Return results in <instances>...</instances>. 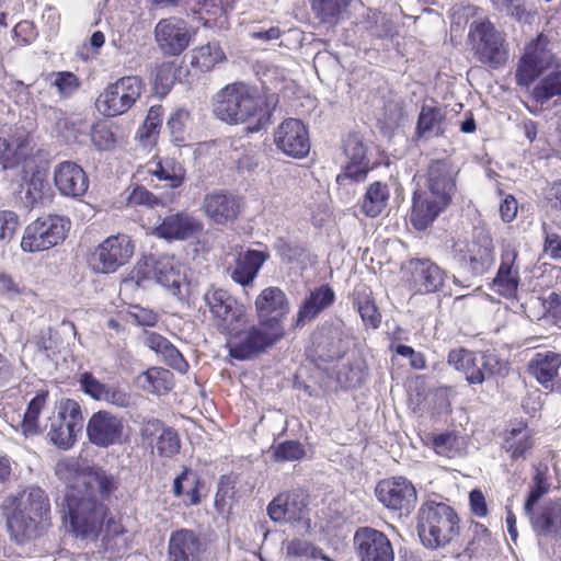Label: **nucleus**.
<instances>
[{"mask_svg":"<svg viewBox=\"0 0 561 561\" xmlns=\"http://www.w3.org/2000/svg\"><path fill=\"white\" fill-rule=\"evenodd\" d=\"M56 474L68 485L66 519L77 538L95 541L101 534L100 548L110 558L127 548L121 522L111 515L103 503L117 488V479L100 468L78 470L73 459H62L56 465Z\"/></svg>","mask_w":561,"mask_h":561,"instance_id":"1","label":"nucleus"},{"mask_svg":"<svg viewBox=\"0 0 561 561\" xmlns=\"http://www.w3.org/2000/svg\"><path fill=\"white\" fill-rule=\"evenodd\" d=\"M214 113L229 124L248 123L250 131H259L271 118L268 99L241 82L228 84L216 94Z\"/></svg>","mask_w":561,"mask_h":561,"instance_id":"2","label":"nucleus"},{"mask_svg":"<svg viewBox=\"0 0 561 561\" xmlns=\"http://www.w3.org/2000/svg\"><path fill=\"white\" fill-rule=\"evenodd\" d=\"M2 508L11 537L23 542L35 537L38 525L47 519L49 502L41 488L31 486L18 496L8 497Z\"/></svg>","mask_w":561,"mask_h":561,"instance_id":"3","label":"nucleus"},{"mask_svg":"<svg viewBox=\"0 0 561 561\" xmlns=\"http://www.w3.org/2000/svg\"><path fill=\"white\" fill-rule=\"evenodd\" d=\"M416 529L426 549H443L459 535V518L449 505L426 502L417 512Z\"/></svg>","mask_w":561,"mask_h":561,"instance_id":"4","label":"nucleus"},{"mask_svg":"<svg viewBox=\"0 0 561 561\" xmlns=\"http://www.w3.org/2000/svg\"><path fill=\"white\" fill-rule=\"evenodd\" d=\"M230 339L228 341L229 354L231 357L245 360L263 353L283 337V329L277 321H260L256 325H238L236 330L226 331Z\"/></svg>","mask_w":561,"mask_h":561,"instance_id":"5","label":"nucleus"},{"mask_svg":"<svg viewBox=\"0 0 561 561\" xmlns=\"http://www.w3.org/2000/svg\"><path fill=\"white\" fill-rule=\"evenodd\" d=\"M448 364L463 373L470 385H480L490 377L505 376L508 373V363L492 352L473 353L465 348L451 350L448 354Z\"/></svg>","mask_w":561,"mask_h":561,"instance_id":"6","label":"nucleus"},{"mask_svg":"<svg viewBox=\"0 0 561 561\" xmlns=\"http://www.w3.org/2000/svg\"><path fill=\"white\" fill-rule=\"evenodd\" d=\"M454 259L472 275L484 274L494 262V243L489 231L474 229L471 238L453 247Z\"/></svg>","mask_w":561,"mask_h":561,"instance_id":"7","label":"nucleus"},{"mask_svg":"<svg viewBox=\"0 0 561 561\" xmlns=\"http://www.w3.org/2000/svg\"><path fill=\"white\" fill-rule=\"evenodd\" d=\"M70 229V221L59 215H46L32 221L24 231L21 248L25 252H38L61 243Z\"/></svg>","mask_w":561,"mask_h":561,"instance_id":"8","label":"nucleus"},{"mask_svg":"<svg viewBox=\"0 0 561 561\" xmlns=\"http://www.w3.org/2000/svg\"><path fill=\"white\" fill-rule=\"evenodd\" d=\"M134 274L138 284L142 280L154 279L173 296L181 295V287L186 279L182 265L169 255L142 259L137 263Z\"/></svg>","mask_w":561,"mask_h":561,"instance_id":"9","label":"nucleus"},{"mask_svg":"<svg viewBox=\"0 0 561 561\" xmlns=\"http://www.w3.org/2000/svg\"><path fill=\"white\" fill-rule=\"evenodd\" d=\"M144 83L137 76H127L110 83L96 99V107L107 117L126 113L139 100Z\"/></svg>","mask_w":561,"mask_h":561,"instance_id":"10","label":"nucleus"},{"mask_svg":"<svg viewBox=\"0 0 561 561\" xmlns=\"http://www.w3.org/2000/svg\"><path fill=\"white\" fill-rule=\"evenodd\" d=\"M82 428L81 405L73 399H62L57 405V415L50 419L47 437L51 444L67 450L73 446Z\"/></svg>","mask_w":561,"mask_h":561,"instance_id":"11","label":"nucleus"},{"mask_svg":"<svg viewBox=\"0 0 561 561\" xmlns=\"http://www.w3.org/2000/svg\"><path fill=\"white\" fill-rule=\"evenodd\" d=\"M203 300L208 308L216 325L222 330H236L238 325L249 322L247 309L239 304L227 290L221 288H208Z\"/></svg>","mask_w":561,"mask_h":561,"instance_id":"12","label":"nucleus"},{"mask_svg":"<svg viewBox=\"0 0 561 561\" xmlns=\"http://www.w3.org/2000/svg\"><path fill=\"white\" fill-rule=\"evenodd\" d=\"M469 37L474 55L482 64L499 68L506 61L504 36L491 22L483 21L472 25Z\"/></svg>","mask_w":561,"mask_h":561,"instance_id":"13","label":"nucleus"},{"mask_svg":"<svg viewBox=\"0 0 561 561\" xmlns=\"http://www.w3.org/2000/svg\"><path fill=\"white\" fill-rule=\"evenodd\" d=\"M135 245L126 234L106 238L91 254L90 265L96 273H114L133 256Z\"/></svg>","mask_w":561,"mask_h":561,"instance_id":"14","label":"nucleus"},{"mask_svg":"<svg viewBox=\"0 0 561 561\" xmlns=\"http://www.w3.org/2000/svg\"><path fill=\"white\" fill-rule=\"evenodd\" d=\"M375 493L385 507L404 514H410L417 501L414 485L403 477L381 480Z\"/></svg>","mask_w":561,"mask_h":561,"instance_id":"15","label":"nucleus"},{"mask_svg":"<svg viewBox=\"0 0 561 561\" xmlns=\"http://www.w3.org/2000/svg\"><path fill=\"white\" fill-rule=\"evenodd\" d=\"M354 547L359 561L394 560V551L389 538L371 527H360L355 531Z\"/></svg>","mask_w":561,"mask_h":561,"instance_id":"16","label":"nucleus"},{"mask_svg":"<svg viewBox=\"0 0 561 561\" xmlns=\"http://www.w3.org/2000/svg\"><path fill=\"white\" fill-rule=\"evenodd\" d=\"M243 207L240 196L228 191H214L204 196L202 210L215 225L226 226L239 217Z\"/></svg>","mask_w":561,"mask_h":561,"instance_id":"17","label":"nucleus"},{"mask_svg":"<svg viewBox=\"0 0 561 561\" xmlns=\"http://www.w3.org/2000/svg\"><path fill=\"white\" fill-rule=\"evenodd\" d=\"M274 142L277 149L293 158H304L310 151L308 129L298 118L283 121L274 133Z\"/></svg>","mask_w":561,"mask_h":561,"instance_id":"18","label":"nucleus"},{"mask_svg":"<svg viewBox=\"0 0 561 561\" xmlns=\"http://www.w3.org/2000/svg\"><path fill=\"white\" fill-rule=\"evenodd\" d=\"M123 434V419L105 410L93 413L87 424L90 443L101 448L121 444Z\"/></svg>","mask_w":561,"mask_h":561,"instance_id":"19","label":"nucleus"},{"mask_svg":"<svg viewBox=\"0 0 561 561\" xmlns=\"http://www.w3.org/2000/svg\"><path fill=\"white\" fill-rule=\"evenodd\" d=\"M554 61L553 54L543 44L542 36L528 44L516 70V80L528 87Z\"/></svg>","mask_w":561,"mask_h":561,"instance_id":"20","label":"nucleus"},{"mask_svg":"<svg viewBox=\"0 0 561 561\" xmlns=\"http://www.w3.org/2000/svg\"><path fill=\"white\" fill-rule=\"evenodd\" d=\"M308 514V494L301 489L277 495L267 506V515L276 523L301 522Z\"/></svg>","mask_w":561,"mask_h":561,"instance_id":"21","label":"nucleus"},{"mask_svg":"<svg viewBox=\"0 0 561 561\" xmlns=\"http://www.w3.org/2000/svg\"><path fill=\"white\" fill-rule=\"evenodd\" d=\"M154 38L163 54L178 56L188 46L191 34L184 20L168 18L160 20L156 25Z\"/></svg>","mask_w":561,"mask_h":561,"instance_id":"22","label":"nucleus"},{"mask_svg":"<svg viewBox=\"0 0 561 561\" xmlns=\"http://www.w3.org/2000/svg\"><path fill=\"white\" fill-rule=\"evenodd\" d=\"M142 440L157 449V454L163 458H172L179 454L181 440L178 433L165 427L158 419H148L140 427Z\"/></svg>","mask_w":561,"mask_h":561,"instance_id":"23","label":"nucleus"},{"mask_svg":"<svg viewBox=\"0 0 561 561\" xmlns=\"http://www.w3.org/2000/svg\"><path fill=\"white\" fill-rule=\"evenodd\" d=\"M54 180L56 187L62 195L73 198L84 195L89 187L85 172L72 161H64L56 165Z\"/></svg>","mask_w":561,"mask_h":561,"instance_id":"24","label":"nucleus"},{"mask_svg":"<svg viewBox=\"0 0 561 561\" xmlns=\"http://www.w3.org/2000/svg\"><path fill=\"white\" fill-rule=\"evenodd\" d=\"M561 354L553 351L536 353L527 365V371L545 389L552 390L559 381Z\"/></svg>","mask_w":561,"mask_h":561,"instance_id":"25","label":"nucleus"},{"mask_svg":"<svg viewBox=\"0 0 561 561\" xmlns=\"http://www.w3.org/2000/svg\"><path fill=\"white\" fill-rule=\"evenodd\" d=\"M517 251L507 245L501 254V264L495 278L493 279L494 290L506 297H515L519 285V267L515 264Z\"/></svg>","mask_w":561,"mask_h":561,"instance_id":"26","label":"nucleus"},{"mask_svg":"<svg viewBox=\"0 0 561 561\" xmlns=\"http://www.w3.org/2000/svg\"><path fill=\"white\" fill-rule=\"evenodd\" d=\"M455 175L456 173L450 162L446 160L433 161L427 170V190L425 192L436 198L450 203L451 195L456 188Z\"/></svg>","mask_w":561,"mask_h":561,"instance_id":"27","label":"nucleus"},{"mask_svg":"<svg viewBox=\"0 0 561 561\" xmlns=\"http://www.w3.org/2000/svg\"><path fill=\"white\" fill-rule=\"evenodd\" d=\"M413 284L417 291L430 294L442 289L446 273L428 259H415L410 262Z\"/></svg>","mask_w":561,"mask_h":561,"instance_id":"28","label":"nucleus"},{"mask_svg":"<svg viewBox=\"0 0 561 561\" xmlns=\"http://www.w3.org/2000/svg\"><path fill=\"white\" fill-rule=\"evenodd\" d=\"M449 205L425 191H417L413 196L411 222L417 230H425L436 217Z\"/></svg>","mask_w":561,"mask_h":561,"instance_id":"29","label":"nucleus"},{"mask_svg":"<svg viewBox=\"0 0 561 561\" xmlns=\"http://www.w3.org/2000/svg\"><path fill=\"white\" fill-rule=\"evenodd\" d=\"M268 254L257 250H248L238 255L234 265L228 268L233 282L242 287L252 286Z\"/></svg>","mask_w":561,"mask_h":561,"instance_id":"30","label":"nucleus"},{"mask_svg":"<svg viewBox=\"0 0 561 561\" xmlns=\"http://www.w3.org/2000/svg\"><path fill=\"white\" fill-rule=\"evenodd\" d=\"M255 308L260 321L268 322L275 319L280 325V319L289 311V304L280 288L267 287L256 298Z\"/></svg>","mask_w":561,"mask_h":561,"instance_id":"31","label":"nucleus"},{"mask_svg":"<svg viewBox=\"0 0 561 561\" xmlns=\"http://www.w3.org/2000/svg\"><path fill=\"white\" fill-rule=\"evenodd\" d=\"M201 541L190 529L171 533L168 543L169 561H199Z\"/></svg>","mask_w":561,"mask_h":561,"instance_id":"32","label":"nucleus"},{"mask_svg":"<svg viewBox=\"0 0 561 561\" xmlns=\"http://www.w3.org/2000/svg\"><path fill=\"white\" fill-rule=\"evenodd\" d=\"M202 229V225L186 213L170 214L156 227V233L167 240H184Z\"/></svg>","mask_w":561,"mask_h":561,"instance_id":"33","label":"nucleus"},{"mask_svg":"<svg viewBox=\"0 0 561 561\" xmlns=\"http://www.w3.org/2000/svg\"><path fill=\"white\" fill-rule=\"evenodd\" d=\"M335 300V294L329 285H321L310 291L309 296L299 307L296 327H302L314 320L324 309Z\"/></svg>","mask_w":561,"mask_h":561,"instance_id":"34","label":"nucleus"},{"mask_svg":"<svg viewBox=\"0 0 561 561\" xmlns=\"http://www.w3.org/2000/svg\"><path fill=\"white\" fill-rule=\"evenodd\" d=\"M48 191L49 184L44 174L39 171L33 172L20 184L14 195L15 203L23 209L30 210L43 202Z\"/></svg>","mask_w":561,"mask_h":561,"instance_id":"35","label":"nucleus"},{"mask_svg":"<svg viewBox=\"0 0 561 561\" xmlns=\"http://www.w3.org/2000/svg\"><path fill=\"white\" fill-rule=\"evenodd\" d=\"M145 345L160 355L163 362L171 368L181 374L187 371L188 364L180 351L161 334L156 332L147 333L145 336Z\"/></svg>","mask_w":561,"mask_h":561,"instance_id":"36","label":"nucleus"},{"mask_svg":"<svg viewBox=\"0 0 561 561\" xmlns=\"http://www.w3.org/2000/svg\"><path fill=\"white\" fill-rule=\"evenodd\" d=\"M203 485L201 476L188 467H183L182 472L173 480L172 493L175 497L185 496L186 506L198 505L202 501L199 489Z\"/></svg>","mask_w":561,"mask_h":561,"instance_id":"37","label":"nucleus"},{"mask_svg":"<svg viewBox=\"0 0 561 561\" xmlns=\"http://www.w3.org/2000/svg\"><path fill=\"white\" fill-rule=\"evenodd\" d=\"M529 518L536 531L561 537V501L545 502Z\"/></svg>","mask_w":561,"mask_h":561,"instance_id":"38","label":"nucleus"},{"mask_svg":"<svg viewBox=\"0 0 561 561\" xmlns=\"http://www.w3.org/2000/svg\"><path fill=\"white\" fill-rule=\"evenodd\" d=\"M136 386L149 393L162 396L174 386L173 374L162 367H150L136 377Z\"/></svg>","mask_w":561,"mask_h":561,"instance_id":"39","label":"nucleus"},{"mask_svg":"<svg viewBox=\"0 0 561 561\" xmlns=\"http://www.w3.org/2000/svg\"><path fill=\"white\" fill-rule=\"evenodd\" d=\"M446 129L445 112L442 107L424 104L419 114L416 135L419 137H437Z\"/></svg>","mask_w":561,"mask_h":561,"instance_id":"40","label":"nucleus"},{"mask_svg":"<svg viewBox=\"0 0 561 561\" xmlns=\"http://www.w3.org/2000/svg\"><path fill=\"white\" fill-rule=\"evenodd\" d=\"M147 172L159 181L165 182V186L171 188L180 187L185 179V170L182 164L171 159L150 162L147 165Z\"/></svg>","mask_w":561,"mask_h":561,"instance_id":"41","label":"nucleus"},{"mask_svg":"<svg viewBox=\"0 0 561 561\" xmlns=\"http://www.w3.org/2000/svg\"><path fill=\"white\" fill-rule=\"evenodd\" d=\"M390 192L386 183L379 181L371 183L362 202L363 213L370 218L379 216L387 207Z\"/></svg>","mask_w":561,"mask_h":561,"instance_id":"42","label":"nucleus"},{"mask_svg":"<svg viewBox=\"0 0 561 561\" xmlns=\"http://www.w3.org/2000/svg\"><path fill=\"white\" fill-rule=\"evenodd\" d=\"M531 447V433L525 424L518 423L504 433L503 448L511 453L512 458L524 456Z\"/></svg>","mask_w":561,"mask_h":561,"instance_id":"43","label":"nucleus"},{"mask_svg":"<svg viewBox=\"0 0 561 561\" xmlns=\"http://www.w3.org/2000/svg\"><path fill=\"white\" fill-rule=\"evenodd\" d=\"M80 387L82 391L96 401H102L108 404L111 401L113 391L116 386H111L101 382L91 373H84L80 377Z\"/></svg>","mask_w":561,"mask_h":561,"instance_id":"44","label":"nucleus"},{"mask_svg":"<svg viewBox=\"0 0 561 561\" xmlns=\"http://www.w3.org/2000/svg\"><path fill=\"white\" fill-rule=\"evenodd\" d=\"M46 81L49 87L57 89L60 98H70L79 88V78L70 71L51 72L47 76Z\"/></svg>","mask_w":561,"mask_h":561,"instance_id":"45","label":"nucleus"},{"mask_svg":"<svg viewBox=\"0 0 561 561\" xmlns=\"http://www.w3.org/2000/svg\"><path fill=\"white\" fill-rule=\"evenodd\" d=\"M47 393H37L28 403L24 413L22 428L25 434H35L38 431V417L46 404Z\"/></svg>","mask_w":561,"mask_h":561,"instance_id":"46","label":"nucleus"},{"mask_svg":"<svg viewBox=\"0 0 561 561\" xmlns=\"http://www.w3.org/2000/svg\"><path fill=\"white\" fill-rule=\"evenodd\" d=\"M225 59V54L216 43H208L196 50L193 62L202 70L208 71Z\"/></svg>","mask_w":561,"mask_h":561,"instance_id":"47","label":"nucleus"},{"mask_svg":"<svg viewBox=\"0 0 561 561\" xmlns=\"http://www.w3.org/2000/svg\"><path fill=\"white\" fill-rule=\"evenodd\" d=\"M534 98L545 103L556 95H561V70L543 78L534 89Z\"/></svg>","mask_w":561,"mask_h":561,"instance_id":"48","label":"nucleus"},{"mask_svg":"<svg viewBox=\"0 0 561 561\" xmlns=\"http://www.w3.org/2000/svg\"><path fill=\"white\" fill-rule=\"evenodd\" d=\"M312 11L322 22L335 19L346 5V0H309Z\"/></svg>","mask_w":561,"mask_h":561,"instance_id":"49","label":"nucleus"},{"mask_svg":"<svg viewBox=\"0 0 561 561\" xmlns=\"http://www.w3.org/2000/svg\"><path fill=\"white\" fill-rule=\"evenodd\" d=\"M236 496V482L230 476H222L218 481L215 505L219 511L230 507Z\"/></svg>","mask_w":561,"mask_h":561,"instance_id":"50","label":"nucleus"},{"mask_svg":"<svg viewBox=\"0 0 561 561\" xmlns=\"http://www.w3.org/2000/svg\"><path fill=\"white\" fill-rule=\"evenodd\" d=\"M369 171V162L350 161L347 160L344 171L336 176L340 185H345L346 181L363 182Z\"/></svg>","mask_w":561,"mask_h":561,"instance_id":"51","label":"nucleus"},{"mask_svg":"<svg viewBox=\"0 0 561 561\" xmlns=\"http://www.w3.org/2000/svg\"><path fill=\"white\" fill-rule=\"evenodd\" d=\"M19 227L18 216L12 211H0V248L9 243Z\"/></svg>","mask_w":561,"mask_h":561,"instance_id":"52","label":"nucleus"},{"mask_svg":"<svg viewBox=\"0 0 561 561\" xmlns=\"http://www.w3.org/2000/svg\"><path fill=\"white\" fill-rule=\"evenodd\" d=\"M190 113L184 108L175 110L168 119V127L174 141H183L185 125L188 121Z\"/></svg>","mask_w":561,"mask_h":561,"instance_id":"53","label":"nucleus"},{"mask_svg":"<svg viewBox=\"0 0 561 561\" xmlns=\"http://www.w3.org/2000/svg\"><path fill=\"white\" fill-rule=\"evenodd\" d=\"M304 454L305 451L299 443L288 440L276 447L274 457L276 460L280 461H293L300 459Z\"/></svg>","mask_w":561,"mask_h":561,"instance_id":"54","label":"nucleus"},{"mask_svg":"<svg viewBox=\"0 0 561 561\" xmlns=\"http://www.w3.org/2000/svg\"><path fill=\"white\" fill-rule=\"evenodd\" d=\"M357 309L362 320L366 325H369L374 329L379 327L381 321L380 313L373 301H370L368 298L358 300Z\"/></svg>","mask_w":561,"mask_h":561,"instance_id":"55","label":"nucleus"},{"mask_svg":"<svg viewBox=\"0 0 561 561\" xmlns=\"http://www.w3.org/2000/svg\"><path fill=\"white\" fill-rule=\"evenodd\" d=\"M344 152L350 161L369 162L366 157V148L362 140L353 135L350 136L344 145Z\"/></svg>","mask_w":561,"mask_h":561,"instance_id":"56","label":"nucleus"},{"mask_svg":"<svg viewBox=\"0 0 561 561\" xmlns=\"http://www.w3.org/2000/svg\"><path fill=\"white\" fill-rule=\"evenodd\" d=\"M543 309V317L552 318L554 323L558 324L561 321V295L557 293H550L546 298L541 300Z\"/></svg>","mask_w":561,"mask_h":561,"instance_id":"57","label":"nucleus"},{"mask_svg":"<svg viewBox=\"0 0 561 561\" xmlns=\"http://www.w3.org/2000/svg\"><path fill=\"white\" fill-rule=\"evenodd\" d=\"M433 444L437 454L447 457H451L454 451L458 448L457 437L453 433L437 435Z\"/></svg>","mask_w":561,"mask_h":561,"instance_id":"58","label":"nucleus"},{"mask_svg":"<svg viewBox=\"0 0 561 561\" xmlns=\"http://www.w3.org/2000/svg\"><path fill=\"white\" fill-rule=\"evenodd\" d=\"M129 203L133 205H146L153 207L159 204V198L144 186H137L129 195Z\"/></svg>","mask_w":561,"mask_h":561,"instance_id":"59","label":"nucleus"},{"mask_svg":"<svg viewBox=\"0 0 561 561\" xmlns=\"http://www.w3.org/2000/svg\"><path fill=\"white\" fill-rule=\"evenodd\" d=\"M23 289L20 287L19 283L14 280V278L7 273L0 272V294L8 297L9 299H13L16 296L21 295Z\"/></svg>","mask_w":561,"mask_h":561,"instance_id":"60","label":"nucleus"},{"mask_svg":"<svg viewBox=\"0 0 561 561\" xmlns=\"http://www.w3.org/2000/svg\"><path fill=\"white\" fill-rule=\"evenodd\" d=\"M287 554L298 558H310L314 557V548L307 540L294 539L287 546Z\"/></svg>","mask_w":561,"mask_h":561,"instance_id":"61","label":"nucleus"},{"mask_svg":"<svg viewBox=\"0 0 561 561\" xmlns=\"http://www.w3.org/2000/svg\"><path fill=\"white\" fill-rule=\"evenodd\" d=\"M91 137L94 145L102 150L111 149L115 142L114 135L107 127H95Z\"/></svg>","mask_w":561,"mask_h":561,"instance_id":"62","label":"nucleus"},{"mask_svg":"<svg viewBox=\"0 0 561 561\" xmlns=\"http://www.w3.org/2000/svg\"><path fill=\"white\" fill-rule=\"evenodd\" d=\"M174 81V66L172 62H163L157 68L156 85L168 89Z\"/></svg>","mask_w":561,"mask_h":561,"instance_id":"63","label":"nucleus"},{"mask_svg":"<svg viewBox=\"0 0 561 561\" xmlns=\"http://www.w3.org/2000/svg\"><path fill=\"white\" fill-rule=\"evenodd\" d=\"M545 252L552 259L561 261V237L556 233H547Z\"/></svg>","mask_w":561,"mask_h":561,"instance_id":"64","label":"nucleus"}]
</instances>
